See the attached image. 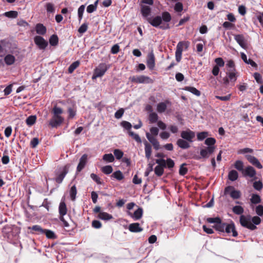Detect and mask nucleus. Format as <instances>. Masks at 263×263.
<instances>
[{
  "mask_svg": "<svg viewBox=\"0 0 263 263\" xmlns=\"http://www.w3.org/2000/svg\"><path fill=\"white\" fill-rule=\"evenodd\" d=\"M46 10L48 13L54 12L55 9L54 5L51 3H47L46 6Z\"/></svg>",
  "mask_w": 263,
  "mask_h": 263,
  "instance_id": "obj_58",
  "label": "nucleus"
},
{
  "mask_svg": "<svg viewBox=\"0 0 263 263\" xmlns=\"http://www.w3.org/2000/svg\"><path fill=\"white\" fill-rule=\"evenodd\" d=\"M234 39L237 43L243 49L247 48V43L246 40L242 34L235 35Z\"/></svg>",
  "mask_w": 263,
  "mask_h": 263,
  "instance_id": "obj_18",
  "label": "nucleus"
},
{
  "mask_svg": "<svg viewBox=\"0 0 263 263\" xmlns=\"http://www.w3.org/2000/svg\"><path fill=\"white\" fill-rule=\"evenodd\" d=\"M253 187L257 191H260L263 186L262 182L261 181H255L253 183Z\"/></svg>",
  "mask_w": 263,
  "mask_h": 263,
  "instance_id": "obj_47",
  "label": "nucleus"
},
{
  "mask_svg": "<svg viewBox=\"0 0 263 263\" xmlns=\"http://www.w3.org/2000/svg\"><path fill=\"white\" fill-rule=\"evenodd\" d=\"M185 165V163H183L180 166L179 168V174L180 175L183 176L187 173V169L184 167Z\"/></svg>",
  "mask_w": 263,
  "mask_h": 263,
  "instance_id": "obj_57",
  "label": "nucleus"
},
{
  "mask_svg": "<svg viewBox=\"0 0 263 263\" xmlns=\"http://www.w3.org/2000/svg\"><path fill=\"white\" fill-rule=\"evenodd\" d=\"M242 175L245 177L255 178L256 172L253 167L249 165L245 168Z\"/></svg>",
  "mask_w": 263,
  "mask_h": 263,
  "instance_id": "obj_10",
  "label": "nucleus"
},
{
  "mask_svg": "<svg viewBox=\"0 0 263 263\" xmlns=\"http://www.w3.org/2000/svg\"><path fill=\"white\" fill-rule=\"evenodd\" d=\"M181 137L189 142H192L195 137V133L190 130H183L181 133Z\"/></svg>",
  "mask_w": 263,
  "mask_h": 263,
  "instance_id": "obj_8",
  "label": "nucleus"
},
{
  "mask_svg": "<svg viewBox=\"0 0 263 263\" xmlns=\"http://www.w3.org/2000/svg\"><path fill=\"white\" fill-rule=\"evenodd\" d=\"M145 157L148 160L152 155V146L147 141H144Z\"/></svg>",
  "mask_w": 263,
  "mask_h": 263,
  "instance_id": "obj_22",
  "label": "nucleus"
},
{
  "mask_svg": "<svg viewBox=\"0 0 263 263\" xmlns=\"http://www.w3.org/2000/svg\"><path fill=\"white\" fill-rule=\"evenodd\" d=\"M85 8V7L84 5H81L78 9V13L80 21H81L83 17V14L84 13Z\"/></svg>",
  "mask_w": 263,
  "mask_h": 263,
  "instance_id": "obj_52",
  "label": "nucleus"
},
{
  "mask_svg": "<svg viewBox=\"0 0 263 263\" xmlns=\"http://www.w3.org/2000/svg\"><path fill=\"white\" fill-rule=\"evenodd\" d=\"M114 154L117 159L120 160L123 156V153L119 149H116L114 151Z\"/></svg>",
  "mask_w": 263,
  "mask_h": 263,
  "instance_id": "obj_48",
  "label": "nucleus"
},
{
  "mask_svg": "<svg viewBox=\"0 0 263 263\" xmlns=\"http://www.w3.org/2000/svg\"><path fill=\"white\" fill-rule=\"evenodd\" d=\"M35 30L37 34L44 35L46 32V28L41 24H37L35 27Z\"/></svg>",
  "mask_w": 263,
  "mask_h": 263,
  "instance_id": "obj_26",
  "label": "nucleus"
},
{
  "mask_svg": "<svg viewBox=\"0 0 263 263\" xmlns=\"http://www.w3.org/2000/svg\"><path fill=\"white\" fill-rule=\"evenodd\" d=\"M127 214L130 216L134 220H138L140 219L143 215V210L141 208H139L136 210L134 213L128 211Z\"/></svg>",
  "mask_w": 263,
  "mask_h": 263,
  "instance_id": "obj_17",
  "label": "nucleus"
},
{
  "mask_svg": "<svg viewBox=\"0 0 263 263\" xmlns=\"http://www.w3.org/2000/svg\"><path fill=\"white\" fill-rule=\"evenodd\" d=\"M4 16L9 18H16L18 15V13L15 11H10L6 12L3 14Z\"/></svg>",
  "mask_w": 263,
  "mask_h": 263,
  "instance_id": "obj_32",
  "label": "nucleus"
},
{
  "mask_svg": "<svg viewBox=\"0 0 263 263\" xmlns=\"http://www.w3.org/2000/svg\"><path fill=\"white\" fill-rule=\"evenodd\" d=\"M35 120L36 117L35 116H30L27 118L26 122L28 125L31 126L34 124Z\"/></svg>",
  "mask_w": 263,
  "mask_h": 263,
  "instance_id": "obj_45",
  "label": "nucleus"
},
{
  "mask_svg": "<svg viewBox=\"0 0 263 263\" xmlns=\"http://www.w3.org/2000/svg\"><path fill=\"white\" fill-rule=\"evenodd\" d=\"M251 201L254 204L260 203L261 201L260 196L257 194H253L251 198Z\"/></svg>",
  "mask_w": 263,
  "mask_h": 263,
  "instance_id": "obj_42",
  "label": "nucleus"
},
{
  "mask_svg": "<svg viewBox=\"0 0 263 263\" xmlns=\"http://www.w3.org/2000/svg\"><path fill=\"white\" fill-rule=\"evenodd\" d=\"M59 39L57 35H52L49 39V43L51 46H56L58 44Z\"/></svg>",
  "mask_w": 263,
  "mask_h": 263,
  "instance_id": "obj_37",
  "label": "nucleus"
},
{
  "mask_svg": "<svg viewBox=\"0 0 263 263\" xmlns=\"http://www.w3.org/2000/svg\"><path fill=\"white\" fill-rule=\"evenodd\" d=\"M255 211L258 216H261L263 215V206L261 205L257 206Z\"/></svg>",
  "mask_w": 263,
  "mask_h": 263,
  "instance_id": "obj_62",
  "label": "nucleus"
},
{
  "mask_svg": "<svg viewBox=\"0 0 263 263\" xmlns=\"http://www.w3.org/2000/svg\"><path fill=\"white\" fill-rule=\"evenodd\" d=\"M227 223H221V221L219 222L217 224L215 225L216 229L220 232H224Z\"/></svg>",
  "mask_w": 263,
  "mask_h": 263,
  "instance_id": "obj_39",
  "label": "nucleus"
},
{
  "mask_svg": "<svg viewBox=\"0 0 263 263\" xmlns=\"http://www.w3.org/2000/svg\"><path fill=\"white\" fill-rule=\"evenodd\" d=\"M128 135L132 137H133V138H134L137 142H141V138L138 134L134 133L131 130H129L128 132Z\"/></svg>",
  "mask_w": 263,
  "mask_h": 263,
  "instance_id": "obj_46",
  "label": "nucleus"
},
{
  "mask_svg": "<svg viewBox=\"0 0 263 263\" xmlns=\"http://www.w3.org/2000/svg\"><path fill=\"white\" fill-rule=\"evenodd\" d=\"M261 219L258 216H254L253 217H251V222L255 225H258L260 223Z\"/></svg>",
  "mask_w": 263,
  "mask_h": 263,
  "instance_id": "obj_61",
  "label": "nucleus"
},
{
  "mask_svg": "<svg viewBox=\"0 0 263 263\" xmlns=\"http://www.w3.org/2000/svg\"><path fill=\"white\" fill-rule=\"evenodd\" d=\"M232 211L235 214L237 215H241L244 212L243 208L239 205L234 206L232 209Z\"/></svg>",
  "mask_w": 263,
  "mask_h": 263,
  "instance_id": "obj_33",
  "label": "nucleus"
},
{
  "mask_svg": "<svg viewBox=\"0 0 263 263\" xmlns=\"http://www.w3.org/2000/svg\"><path fill=\"white\" fill-rule=\"evenodd\" d=\"M169 103L170 102L168 101L158 103L157 106V111L159 113H162L164 112L167 108V104Z\"/></svg>",
  "mask_w": 263,
  "mask_h": 263,
  "instance_id": "obj_24",
  "label": "nucleus"
},
{
  "mask_svg": "<svg viewBox=\"0 0 263 263\" xmlns=\"http://www.w3.org/2000/svg\"><path fill=\"white\" fill-rule=\"evenodd\" d=\"M240 223L241 225L250 230H254L256 227L251 222V217L250 215H241L240 216Z\"/></svg>",
  "mask_w": 263,
  "mask_h": 263,
  "instance_id": "obj_4",
  "label": "nucleus"
},
{
  "mask_svg": "<svg viewBox=\"0 0 263 263\" xmlns=\"http://www.w3.org/2000/svg\"><path fill=\"white\" fill-rule=\"evenodd\" d=\"M129 79L133 82L137 83H150L152 82V79L145 76H133L129 78Z\"/></svg>",
  "mask_w": 263,
  "mask_h": 263,
  "instance_id": "obj_7",
  "label": "nucleus"
},
{
  "mask_svg": "<svg viewBox=\"0 0 263 263\" xmlns=\"http://www.w3.org/2000/svg\"><path fill=\"white\" fill-rule=\"evenodd\" d=\"M224 232L228 234L232 233V236L234 237H236L238 235L237 232L235 230L234 224L233 223L230 224L227 223Z\"/></svg>",
  "mask_w": 263,
  "mask_h": 263,
  "instance_id": "obj_19",
  "label": "nucleus"
},
{
  "mask_svg": "<svg viewBox=\"0 0 263 263\" xmlns=\"http://www.w3.org/2000/svg\"><path fill=\"white\" fill-rule=\"evenodd\" d=\"M88 156L87 154H84L81 157L79 160V163L77 166V172H81L85 166L87 162Z\"/></svg>",
  "mask_w": 263,
  "mask_h": 263,
  "instance_id": "obj_15",
  "label": "nucleus"
},
{
  "mask_svg": "<svg viewBox=\"0 0 263 263\" xmlns=\"http://www.w3.org/2000/svg\"><path fill=\"white\" fill-rule=\"evenodd\" d=\"M69 165H66L61 168V172L58 176L55 178V181L58 183H61L66 175L68 173Z\"/></svg>",
  "mask_w": 263,
  "mask_h": 263,
  "instance_id": "obj_14",
  "label": "nucleus"
},
{
  "mask_svg": "<svg viewBox=\"0 0 263 263\" xmlns=\"http://www.w3.org/2000/svg\"><path fill=\"white\" fill-rule=\"evenodd\" d=\"M215 147L207 146L200 149V154L201 157L203 158H208L214 153Z\"/></svg>",
  "mask_w": 263,
  "mask_h": 263,
  "instance_id": "obj_11",
  "label": "nucleus"
},
{
  "mask_svg": "<svg viewBox=\"0 0 263 263\" xmlns=\"http://www.w3.org/2000/svg\"><path fill=\"white\" fill-rule=\"evenodd\" d=\"M146 64L149 69H153L155 65V56L153 52L148 54Z\"/></svg>",
  "mask_w": 263,
  "mask_h": 263,
  "instance_id": "obj_16",
  "label": "nucleus"
},
{
  "mask_svg": "<svg viewBox=\"0 0 263 263\" xmlns=\"http://www.w3.org/2000/svg\"><path fill=\"white\" fill-rule=\"evenodd\" d=\"M158 116L155 112L151 113L149 115V120L151 123H156L158 121Z\"/></svg>",
  "mask_w": 263,
  "mask_h": 263,
  "instance_id": "obj_44",
  "label": "nucleus"
},
{
  "mask_svg": "<svg viewBox=\"0 0 263 263\" xmlns=\"http://www.w3.org/2000/svg\"><path fill=\"white\" fill-rule=\"evenodd\" d=\"M229 194L233 199H237L240 197V191L236 190L232 186H228L225 188L224 195Z\"/></svg>",
  "mask_w": 263,
  "mask_h": 263,
  "instance_id": "obj_6",
  "label": "nucleus"
},
{
  "mask_svg": "<svg viewBox=\"0 0 263 263\" xmlns=\"http://www.w3.org/2000/svg\"><path fill=\"white\" fill-rule=\"evenodd\" d=\"M77 193V191L76 186V185H73L71 187L70 191H69L70 196V198L73 201L75 200Z\"/></svg>",
  "mask_w": 263,
  "mask_h": 263,
  "instance_id": "obj_34",
  "label": "nucleus"
},
{
  "mask_svg": "<svg viewBox=\"0 0 263 263\" xmlns=\"http://www.w3.org/2000/svg\"><path fill=\"white\" fill-rule=\"evenodd\" d=\"M141 12L142 16L146 18L147 22L153 27L165 30L170 28L168 23L171 21L172 17L168 12H163L161 16L158 15L155 17H149L151 13V9L149 6L142 5Z\"/></svg>",
  "mask_w": 263,
  "mask_h": 263,
  "instance_id": "obj_1",
  "label": "nucleus"
},
{
  "mask_svg": "<svg viewBox=\"0 0 263 263\" xmlns=\"http://www.w3.org/2000/svg\"><path fill=\"white\" fill-rule=\"evenodd\" d=\"M97 217L98 218L105 221H108L113 218L111 215L103 211L100 212Z\"/></svg>",
  "mask_w": 263,
  "mask_h": 263,
  "instance_id": "obj_25",
  "label": "nucleus"
},
{
  "mask_svg": "<svg viewBox=\"0 0 263 263\" xmlns=\"http://www.w3.org/2000/svg\"><path fill=\"white\" fill-rule=\"evenodd\" d=\"M52 112L53 116L49 121V125L52 127H57L60 126L64 120V118L61 116L63 110L61 108L57 106H54L52 109Z\"/></svg>",
  "mask_w": 263,
  "mask_h": 263,
  "instance_id": "obj_2",
  "label": "nucleus"
},
{
  "mask_svg": "<svg viewBox=\"0 0 263 263\" xmlns=\"http://www.w3.org/2000/svg\"><path fill=\"white\" fill-rule=\"evenodd\" d=\"M184 90L188 91L191 92L193 94L196 95V96H199L200 95V92L198 89L194 87L191 86H186L183 89Z\"/></svg>",
  "mask_w": 263,
  "mask_h": 263,
  "instance_id": "obj_29",
  "label": "nucleus"
},
{
  "mask_svg": "<svg viewBox=\"0 0 263 263\" xmlns=\"http://www.w3.org/2000/svg\"><path fill=\"white\" fill-rule=\"evenodd\" d=\"M80 62L77 61L72 63L68 68V72L69 73H71L73 71L79 66Z\"/></svg>",
  "mask_w": 263,
  "mask_h": 263,
  "instance_id": "obj_38",
  "label": "nucleus"
},
{
  "mask_svg": "<svg viewBox=\"0 0 263 263\" xmlns=\"http://www.w3.org/2000/svg\"><path fill=\"white\" fill-rule=\"evenodd\" d=\"M190 43L189 42H179L176 47L175 52L176 60L177 62H179L182 58V52L183 48L187 49L189 46Z\"/></svg>",
  "mask_w": 263,
  "mask_h": 263,
  "instance_id": "obj_3",
  "label": "nucleus"
},
{
  "mask_svg": "<svg viewBox=\"0 0 263 263\" xmlns=\"http://www.w3.org/2000/svg\"><path fill=\"white\" fill-rule=\"evenodd\" d=\"M108 67L106 64L104 63H101L98 65V66L95 69L92 79H96L97 78L102 77L107 70Z\"/></svg>",
  "mask_w": 263,
  "mask_h": 263,
  "instance_id": "obj_5",
  "label": "nucleus"
},
{
  "mask_svg": "<svg viewBox=\"0 0 263 263\" xmlns=\"http://www.w3.org/2000/svg\"><path fill=\"white\" fill-rule=\"evenodd\" d=\"M227 76L231 82H235L237 80V76L235 71L229 70V71L227 72Z\"/></svg>",
  "mask_w": 263,
  "mask_h": 263,
  "instance_id": "obj_28",
  "label": "nucleus"
},
{
  "mask_svg": "<svg viewBox=\"0 0 263 263\" xmlns=\"http://www.w3.org/2000/svg\"><path fill=\"white\" fill-rule=\"evenodd\" d=\"M103 160L107 162H112L115 160V157L112 154H107L103 156Z\"/></svg>",
  "mask_w": 263,
  "mask_h": 263,
  "instance_id": "obj_31",
  "label": "nucleus"
},
{
  "mask_svg": "<svg viewBox=\"0 0 263 263\" xmlns=\"http://www.w3.org/2000/svg\"><path fill=\"white\" fill-rule=\"evenodd\" d=\"M90 177L97 184H101L102 183L100 178L96 174L93 173L91 174Z\"/></svg>",
  "mask_w": 263,
  "mask_h": 263,
  "instance_id": "obj_53",
  "label": "nucleus"
},
{
  "mask_svg": "<svg viewBox=\"0 0 263 263\" xmlns=\"http://www.w3.org/2000/svg\"><path fill=\"white\" fill-rule=\"evenodd\" d=\"M43 233L45 234L46 237L48 238H49V239L56 238V235H55L54 233L51 230H44Z\"/></svg>",
  "mask_w": 263,
  "mask_h": 263,
  "instance_id": "obj_36",
  "label": "nucleus"
},
{
  "mask_svg": "<svg viewBox=\"0 0 263 263\" xmlns=\"http://www.w3.org/2000/svg\"><path fill=\"white\" fill-rule=\"evenodd\" d=\"M92 227L95 229H100L102 227V223L99 220H95L92 221Z\"/></svg>",
  "mask_w": 263,
  "mask_h": 263,
  "instance_id": "obj_60",
  "label": "nucleus"
},
{
  "mask_svg": "<svg viewBox=\"0 0 263 263\" xmlns=\"http://www.w3.org/2000/svg\"><path fill=\"white\" fill-rule=\"evenodd\" d=\"M160 137L162 139L166 140L170 137V134L167 132H162L160 134Z\"/></svg>",
  "mask_w": 263,
  "mask_h": 263,
  "instance_id": "obj_63",
  "label": "nucleus"
},
{
  "mask_svg": "<svg viewBox=\"0 0 263 263\" xmlns=\"http://www.w3.org/2000/svg\"><path fill=\"white\" fill-rule=\"evenodd\" d=\"M215 143L216 140L213 138H208L204 141L205 144L208 145V146L215 147L214 145Z\"/></svg>",
  "mask_w": 263,
  "mask_h": 263,
  "instance_id": "obj_35",
  "label": "nucleus"
},
{
  "mask_svg": "<svg viewBox=\"0 0 263 263\" xmlns=\"http://www.w3.org/2000/svg\"><path fill=\"white\" fill-rule=\"evenodd\" d=\"M209 135V134L206 132H202L197 134V139L199 141H201L206 138Z\"/></svg>",
  "mask_w": 263,
  "mask_h": 263,
  "instance_id": "obj_49",
  "label": "nucleus"
},
{
  "mask_svg": "<svg viewBox=\"0 0 263 263\" xmlns=\"http://www.w3.org/2000/svg\"><path fill=\"white\" fill-rule=\"evenodd\" d=\"M228 177L231 181H235L238 177V174L236 171L232 170L229 173Z\"/></svg>",
  "mask_w": 263,
  "mask_h": 263,
  "instance_id": "obj_30",
  "label": "nucleus"
},
{
  "mask_svg": "<svg viewBox=\"0 0 263 263\" xmlns=\"http://www.w3.org/2000/svg\"><path fill=\"white\" fill-rule=\"evenodd\" d=\"M101 171L103 173H104L105 174H109L112 173L113 170L112 167L110 165H106L105 166H103L101 168Z\"/></svg>",
  "mask_w": 263,
  "mask_h": 263,
  "instance_id": "obj_41",
  "label": "nucleus"
},
{
  "mask_svg": "<svg viewBox=\"0 0 263 263\" xmlns=\"http://www.w3.org/2000/svg\"><path fill=\"white\" fill-rule=\"evenodd\" d=\"M112 177H114L118 180H121L124 176L122 173V172L120 171L115 172L111 175Z\"/></svg>",
  "mask_w": 263,
  "mask_h": 263,
  "instance_id": "obj_40",
  "label": "nucleus"
},
{
  "mask_svg": "<svg viewBox=\"0 0 263 263\" xmlns=\"http://www.w3.org/2000/svg\"><path fill=\"white\" fill-rule=\"evenodd\" d=\"M29 229L34 231L38 232L39 233L41 234H43L44 230L39 225L33 226L32 227H29Z\"/></svg>",
  "mask_w": 263,
  "mask_h": 263,
  "instance_id": "obj_50",
  "label": "nucleus"
},
{
  "mask_svg": "<svg viewBox=\"0 0 263 263\" xmlns=\"http://www.w3.org/2000/svg\"><path fill=\"white\" fill-rule=\"evenodd\" d=\"M174 9L177 12H181L183 10V6L182 4L178 2L175 4Z\"/></svg>",
  "mask_w": 263,
  "mask_h": 263,
  "instance_id": "obj_64",
  "label": "nucleus"
},
{
  "mask_svg": "<svg viewBox=\"0 0 263 263\" xmlns=\"http://www.w3.org/2000/svg\"><path fill=\"white\" fill-rule=\"evenodd\" d=\"M154 171L156 175L158 176H161L164 172L163 167L160 165H157L155 167Z\"/></svg>",
  "mask_w": 263,
  "mask_h": 263,
  "instance_id": "obj_43",
  "label": "nucleus"
},
{
  "mask_svg": "<svg viewBox=\"0 0 263 263\" xmlns=\"http://www.w3.org/2000/svg\"><path fill=\"white\" fill-rule=\"evenodd\" d=\"M121 126L124 127L125 129L130 130L131 127H132V124L127 122V121H123L121 123Z\"/></svg>",
  "mask_w": 263,
  "mask_h": 263,
  "instance_id": "obj_59",
  "label": "nucleus"
},
{
  "mask_svg": "<svg viewBox=\"0 0 263 263\" xmlns=\"http://www.w3.org/2000/svg\"><path fill=\"white\" fill-rule=\"evenodd\" d=\"M253 152V150L250 148H245L242 149H240L238 151L237 153L238 154H245L246 153H252Z\"/></svg>",
  "mask_w": 263,
  "mask_h": 263,
  "instance_id": "obj_51",
  "label": "nucleus"
},
{
  "mask_svg": "<svg viewBox=\"0 0 263 263\" xmlns=\"http://www.w3.org/2000/svg\"><path fill=\"white\" fill-rule=\"evenodd\" d=\"M177 144L179 147L182 149H186L190 147V146L189 142L182 138L179 139L177 141Z\"/></svg>",
  "mask_w": 263,
  "mask_h": 263,
  "instance_id": "obj_23",
  "label": "nucleus"
},
{
  "mask_svg": "<svg viewBox=\"0 0 263 263\" xmlns=\"http://www.w3.org/2000/svg\"><path fill=\"white\" fill-rule=\"evenodd\" d=\"M221 219L219 217L215 218H208L207 219V221L211 223H215L217 224L219 222H220Z\"/></svg>",
  "mask_w": 263,
  "mask_h": 263,
  "instance_id": "obj_55",
  "label": "nucleus"
},
{
  "mask_svg": "<svg viewBox=\"0 0 263 263\" xmlns=\"http://www.w3.org/2000/svg\"><path fill=\"white\" fill-rule=\"evenodd\" d=\"M215 62L216 63V66L223 67L224 65V62L221 58H217L215 59Z\"/></svg>",
  "mask_w": 263,
  "mask_h": 263,
  "instance_id": "obj_54",
  "label": "nucleus"
},
{
  "mask_svg": "<svg viewBox=\"0 0 263 263\" xmlns=\"http://www.w3.org/2000/svg\"><path fill=\"white\" fill-rule=\"evenodd\" d=\"M59 212L60 215V216L64 217L65 215L67 212V209L66 207V205L65 203L64 199H62L59 206Z\"/></svg>",
  "mask_w": 263,
  "mask_h": 263,
  "instance_id": "obj_20",
  "label": "nucleus"
},
{
  "mask_svg": "<svg viewBox=\"0 0 263 263\" xmlns=\"http://www.w3.org/2000/svg\"><path fill=\"white\" fill-rule=\"evenodd\" d=\"M10 53H7L4 57V62L7 66L13 65L15 62V57L14 51H10Z\"/></svg>",
  "mask_w": 263,
  "mask_h": 263,
  "instance_id": "obj_13",
  "label": "nucleus"
},
{
  "mask_svg": "<svg viewBox=\"0 0 263 263\" xmlns=\"http://www.w3.org/2000/svg\"><path fill=\"white\" fill-rule=\"evenodd\" d=\"M254 78L256 81V82L259 84H262L263 83V80L261 75L257 72H255L254 73Z\"/></svg>",
  "mask_w": 263,
  "mask_h": 263,
  "instance_id": "obj_56",
  "label": "nucleus"
},
{
  "mask_svg": "<svg viewBox=\"0 0 263 263\" xmlns=\"http://www.w3.org/2000/svg\"><path fill=\"white\" fill-rule=\"evenodd\" d=\"M129 230L134 233L140 232L143 230V229L140 226L139 223H133L130 224L128 226Z\"/></svg>",
  "mask_w": 263,
  "mask_h": 263,
  "instance_id": "obj_21",
  "label": "nucleus"
},
{
  "mask_svg": "<svg viewBox=\"0 0 263 263\" xmlns=\"http://www.w3.org/2000/svg\"><path fill=\"white\" fill-rule=\"evenodd\" d=\"M34 42L40 49H45L48 45V42L41 36H35Z\"/></svg>",
  "mask_w": 263,
  "mask_h": 263,
  "instance_id": "obj_9",
  "label": "nucleus"
},
{
  "mask_svg": "<svg viewBox=\"0 0 263 263\" xmlns=\"http://www.w3.org/2000/svg\"><path fill=\"white\" fill-rule=\"evenodd\" d=\"M247 160L253 165L255 166L258 169H261L262 165L260 163L259 160L254 156L250 155H246L245 156Z\"/></svg>",
  "mask_w": 263,
  "mask_h": 263,
  "instance_id": "obj_12",
  "label": "nucleus"
},
{
  "mask_svg": "<svg viewBox=\"0 0 263 263\" xmlns=\"http://www.w3.org/2000/svg\"><path fill=\"white\" fill-rule=\"evenodd\" d=\"M234 167L241 173L244 170L243 162L241 160H236L234 163Z\"/></svg>",
  "mask_w": 263,
  "mask_h": 263,
  "instance_id": "obj_27",
  "label": "nucleus"
}]
</instances>
